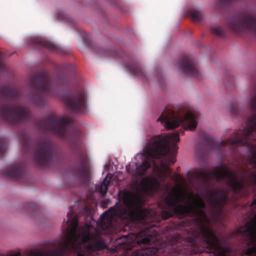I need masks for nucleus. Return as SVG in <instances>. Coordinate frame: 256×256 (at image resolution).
Masks as SVG:
<instances>
[{"label": "nucleus", "instance_id": "1", "mask_svg": "<svg viewBox=\"0 0 256 256\" xmlns=\"http://www.w3.org/2000/svg\"><path fill=\"white\" fill-rule=\"evenodd\" d=\"M192 200L190 204H182L185 197L181 192L173 189L165 198L164 202L170 209L180 216L194 215V228L188 230L186 237L180 234L172 237L171 244L166 246V256H192L204 252L213 256H232L228 246L220 245L218 238L210 227V220L204 211L206 204L198 195L188 194Z\"/></svg>", "mask_w": 256, "mask_h": 256}, {"label": "nucleus", "instance_id": "2", "mask_svg": "<svg viewBox=\"0 0 256 256\" xmlns=\"http://www.w3.org/2000/svg\"><path fill=\"white\" fill-rule=\"evenodd\" d=\"M198 118V114L194 112H188L182 114L166 107L157 121L164 124L166 128L168 130L174 128L180 124H182L184 130L152 136L143 150L145 159L141 165L136 166L137 174L138 176L144 175L152 164H156L155 159H161L168 156V160L161 164L160 172L166 176H170L172 172L170 165L176 161L178 146L176 143L180 140V134H182L184 130L196 128Z\"/></svg>", "mask_w": 256, "mask_h": 256}, {"label": "nucleus", "instance_id": "3", "mask_svg": "<svg viewBox=\"0 0 256 256\" xmlns=\"http://www.w3.org/2000/svg\"><path fill=\"white\" fill-rule=\"evenodd\" d=\"M71 122V120L68 118L63 116L58 118L54 115L50 114L39 120L37 126L43 132H49L67 140L77 158V162L70 168V172L84 184H87L90 180L88 156L83 150L84 142L80 131L74 130L68 132L66 128Z\"/></svg>", "mask_w": 256, "mask_h": 256}, {"label": "nucleus", "instance_id": "4", "mask_svg": "<svg viewBox=\"0 0 256 256\" xmlns=\"http://www.w3.org/2000/svg\"><path fill=\"white\" fill-rule=\"evenodd\" d=\"M204 150L196 148V153L200 158L205 154V150L216 151L222 156H226L228 152L236 153L238 152V146H246L250 151V162L256 168V118L249 117L245 126L242 130L235 132L234 135L228 140L216 141L212 138L204 134Z\"/></svg>", "mask_w": 256, "mask_h": 256}, {"label": "nucleus", "instance_id": "5", "mask_svg": "<svg viewBox=\"0 0 256 256\" xmlns=\"http://www.w3.org/2000/svg\"><path fill=\"white\" fill-rule=\"evenodd\" d=\"M74 210L72 206L69 208V212L67 214L68 220L66 223L71 226V231L68 232L66 240L61 242L60 248L54 249L50 253L36 250L31 253L30 256H64L66 253L78 248L79 239L81 238L82 243L90 241L85 246V249L88 252L104 249L106 246L102 240L100 236L96 234H90V232L77 234L76 230L78 225V216H73Z\"/></svg>", "mask_w": 256, "mask_h": 256}, {"label": "nucleus", "instance_id": "6", "mask_svg": "<svg viewBox=\"0 0 256 256\" xmlns=\"http://www.w3.org/2000/svg\"><path fill=\"white\" fill-rule=\"evenodd\" d=\"M156 240L155 234H147L144 232L122 236L116 240V244L126 251L134 248L130 256H158L160 248L151 246Z\"/></svg>", "mask_w": 256, "mask_h": 256}, {"label": "nucleus", "instance_id": "7", "mask_svg": "<svg viewBox=\"0 0 256 256\" xmlns=\"http://www.w3.org/2000/svg\"><path fill=\"white\" fill-rule=\"evenodd\" d=\"M216 172H208L204 168H200L197 172V177L206 184H209L210 179L214 180L218 182L226 180L230 187L232 192L238 195L244 193L246 186L245 178L247 170L244 168H240L239 172L243 174L242 178L239 180L238 174L230 170L226 166L222 164L220 166L214 167Z\"/></svg>", "mask_w": 256, "mask_h": 256}, {"label": "nucleus", "instance_id": "8", "mask_svg": "<svg viewBox=\"0 0 256 256\" xmlns=\"http://www.w3.org/2000/svg\"><path fill=\"white\" fill-rule=\"evenodd\" d=\"M144 200L138 194L126 192L124 197V204L119 205L116 208H111L113 214L122 220L138 221L146 223L150 212L146 208H144Z\"/></svg>", "mask_w": 256, "mask_h": 256}, {"label": "nucleus", "instance_id": "9", "mask_svg": "<svg viewBox=\"0 0 256 256\" xmlns=\"http://www.w3.org/2000/svg\"><path fill=\"white\" fill-rule=\"evenodd\" d=\"M30 85L32 90L30 100L36 106L43 107L45 104L44 96L56 95V88L50 74L42 70L30 76Z\"/></svg>", "mask_w": 256, "mask_h": 256}, {"label": "nucleus", "instance_id": "10", "mask_svg": "<svg viewBox=\"0 0 256 256\" xmlns=\"http://www.w3.org/2000/svg\"><path fill=\"white\" fill-rule=\"evenodd\" d=\"M4 54L0 52V72L6 70L2 59ZM20 92L10 85H0V112H30L28 108L20 104Z\"/></svg>", "mask_w": 256, "mask_h": 256}, {"label": "nucleus", "instance_id": "11", "mask_svg": "<svg viewBox=\"0 0 256 256\" xmlns=\"http://www.w3.org/2000/svg\"><path fill=\"white\" fill-rule=\"evenodd\" d=\"M56 152V146L52 140L48 139L40 140L34 148V161L40 167L46 166L52 162Z\"/></svg>", "mask_w": 256, "mask_h": 256}, {"label": "nucleus", "instance_id": "12", "mask_svg": "<svg viewBox=\"0 0 256 256\" xmlns=\"http://www.w3.org/2000/svg\"><path fill=\"white\" fill-rule=\"evenodd\" d=\"M226 26L234 33L250 31L256 34V16L246 13L238 14L228 22Z\"/></svg>", "mask_w": 256, "mask_h": 256}, {"label": "nucleus", "instance_id": "13", "mask_svg": "<svg viewBox=\"0 0 256 256\" xmlns=\"http://www.w3.org/2000/svg\"><path fill=\"white\" fill-rule=\"evenodd\" d=\"M67 106L72 112L84 114L87 112V95L84 90H79L64 97Z\"/></svg>", "mask_w": 256, "mask_h": 256}, {"label": "nucleus", "instance_id": "14", "mask_svg": "<svg viewBox=\"0 0 256 256\" xmlns=\"http://www.w3.org/2000/svg\"><path fill=\"white\" fill-rule=\"evenodd\" d=\"M207 192V200L212 214L216 217L220 216L222 214V208L228 202L226 192L222 190L214 192L212 190H208Z\"/></svg>", "mask_w": 256, "mask_h": 256}, {"label": "nucleus", "instance_id": "15", "mask_svg": "<svg viewBox=\"0 0 256 256\" xmlns=\"http://www.w3.org/2000/svg\"><path fill=\"white\" fill-rule=\"evenodd\" d=\"M178 66L184 74L198 80L202 78L197 64L191 54L184 55L178 63Z\"/></svg>", "mask_w": 256, "mask_h": 256}, {"label": "nucleus", "instance_id": "16", "mask_svg": "<svg viewBox=\"0 0 256 256\" xmlns=\"http://www.w3.org/2000/svg\"><path fill=\"white\" fill-rule=\"evenodd\" d=\"M3 174L8 178L20 180L24 175V164L20 162L13 164L3 170Z\"/></svg>", "mask_w": 256, "mask_h": 256}, {"label": "nucleus", "instance_id": "17", "mask_svg": "<svg viewBox=\"0 0 256 256\" xmlns=\"http://www.w3.org/2000/svg\"><path fill=\"white\" fill-rule=\"evenodd\" d=\"M142 190L146 192H154L158 191L160 186L158 180L150 176L143 178L140 182Z\"/></svg>", "mask_w": 256, "mask_h": 256}, {"label": "nucleus", "instance_id": "18", "mask_svg": "<svg viewBox=\"0 0 256 256\" xmlns=\"http://www.w3.org/2000/svg\"><path fill=\"white\" fill-rule=\"evenodd\" d=\"M32 44L36 46L48 48L50 51L60 54H64V50L52 42L42 38H34L32 39Z\"/></svg>", "mask_w": 256, "mask_h": 256}, {"label": "nucleus", "instance_id": "19", "mask_svg": "<svg viewBox=\"0 0 256 256\" xmlns=\"http://www.w3.org/2000/svg\"><path fill=\"white\" fill-rule=\"evenodd\" d=\"M124 68L132 74L140 78H144L145 74L140 64L135 60L124 64Z\"/></svg>", "mask_w": 256, "mask_h": 256}, {"label": "nucleus", "instance_id": "20", "mask_svg": "<svg viewBox=\"0 0 256 256\" xmlns=\"http://www.w3.org/2000/svg\"><path fill=\"white\" fill-rule=\"evenodd\" d=\"M110 178V177L107 176L100 184L96 185V190L99 192L102 196H105L107 193Z\"/></svg>", "mask_w": 256, "mask_h": 256}, {"label": "nucleus", "instance_id": "21", "mask_svg": "<svg viewBox=\"0 0 256 256\" xmlns=\"http://www.w3.org/2000/svg\"><path fill=\"white\" fill-rule=\"evenodd\" d=\"M187 14L194 22H200L203 18L201 12L196 8L190 9L188 11Z\"/></svg>", "mask_w": 256, "mask_h": 256}, {"label": "nucleus", "instance_id": "22", "mask_svg": "<svg viewBox=\"0 0 256 256\" xmlns=\"http://www.w3.org/2000/svg\"><path fill=\"white\" fill-rule=\"evenodd\" d=\"M254 93L250 101V107L252 112V116L250 117L256 118V86L254 88Z\"/></svg>", "mask_w": 256, "mask_h": 256}, {"label": "nucleus", "instance_id": "23", "mask_svg": "<svg viewBox=\"0 0 256 256\" xmlns=\"http://www.w3.org/2000/svg\"><path fill=\"white\" fill-rule=\"evenodd\" d=\"M211 32L218 37L224 38L226 36V32L224 29L219 26H214L210 29Z\"/></svg>", "mask_w": 256, "mask_h": 256}, {"label": "nucleus", "instance_id": "24", "mask_svg": "<svg viewBox=\"0 0 256 256\" xmlns=\"http://www.w3.org/2000/svg\"><path fill=\"white\" fill-rule=\"evenodd\" d=\"M100 54H104L108 56H112L114 58L121 56V54L115 50H107L104 49H100L98 52Z\"/></svg>", "mask_w": 256, "mask_h": 256}, {"label": "nucleus", "instance_id": "25", "mask_svg": "<svg viewBox=\"0 0 256 256\" xmlns=\"http://www.w3.org/2000/svg\"><path fill=\"white\" fill-rule=\"evenodd\" d=\"M6 151V141L4 138H0V157H2Z\"/></svg>", "mask_w": 256, "mask_h": 256}, {"label": "nucleus", "instance_id": "26", "mask_svg": "<svg viewBox=\"0 0 256 256\" xmlns=\"http://www.w3.org/2000/svg\"><path fill=\"white\" fill-rule=\"evenodd\" d=\"M22 148L25 150H28L29 149L30 140H29V138L27 136H24L22 137Z\"/></svg>", "mask_w": 256, "mask_h": 256}, {"label": "nucleus", "instance_id": "27", "mask_svg": "<svg viewBox=\"0 0 256 256\" xmlns=\"http://www.w3.org/2000/svg\"><path fill=\"white\" fill-rule=\"evenodd\" d=\"M230 111L231 114L236 116L240 112V110L238 108V104H232Z\"/></svg>", "mask_w": 256, "mask_h": 256}, {"label": "nucleus", "instance_id": "28", "mask_svg": "<svg viewBox=\"0 0 256 256\" xmlns=\"http://www.w3.org/2000/svg\"><path fill=\"white\" fill-rule=\"evenodd\" d=\"M37 208V205L34 202H30L27 204L26 208L28 210H35Z\"/></svg>", "mask_w": 256, "mask_h": 256}, {"label": "nucleus", "instance_id": "29", "mask_svg": "<svg viewBox=\"0 0 256 256\" xmlns=\"http://www.w3.org/2000/svg\"><path fill=\"white\" fill-rule=\"evenodd\" d=\"M111 224H112V222L110 221H108V224H106L105 220L104 218L103 220H102V222H101L102 227L104 229L108 228L109 227H110L111 226Z\"/></svg>", "mask_w": 256, "mask_h": 256}, {"label": "nucleus", "instance_id": "30", "mask_svg": "<svg viewBox=\"0 0 256 256\" xmlns=\"http://www.w3.org/2000/svg\"><path fill=\"white\" fill-rule=\"evenodd\" d=\"M82 212L86 216H88L90 213V208L88 206H84V208L82 210Z\"/></svg>", "mask_w": 256, "mask_h": 256}, {"label": "nucleus", "instance_id": "31", "mask_svg": "<svg viewBox=\"0 0 256 256\" xmlns=\"http://www.w3.org/2000/svg\"><path fill=\"white\" fill-rule=\"evenodd\" d=\"M172 214L170 212H164L162 214V218L164 220H166L172 216Z\"/></svg>", "mask_w": 256, "mask_h": 256}, {"label": "nucleus", "instance_id": "32", "mask_svg": "<svg viewBox=\"0 0 256 256\" xmlns=\"http://www.w3.org/2000/svg\"><path fill=\"white\" fill-rule=\"evenodd\" d=\"M58 18L60 19V20H64L66 18V14H64L63 12H61L58 14Z\"/></svg>", "mask_w": 256, "mask_h": 256}, {"label": "nucleus", "instance_id": "33", "mask_svg": "<svg viewBox=\"0 0 256 256\" xmlns=\"http://www.w3.org/2000/svg\"><path fill=\"white\" fill-rule=\"evenodd\" d=\"M77 256H86V255L80 253V252H78Z\"/></svg>", "mask_w": 256, "mask_h": 256}, {"label": "nucleus", "instance_id": "34", "mask_svg": "<svg viewBox=\"0 0 256 256\" xmlns=\"http://www.w3.org/2000/svg\"><path fill=\"white\" fill-rule=\"evenodd\" d=\"M15 256H20V253L18 252L15 255Z\"/></svg>", "mask_w": 256, "mask_h": 256}, {"label": "nucleus", "instance_id": "35", "mask_svg": "<svg viewBox=\"0 0 256 256\" xmlns=\"http://www.w3.org/2000/svg\"><path fill=\"white\" fill-rule=\"evenodd\" d=\"M106 214V212L103 213L102 215L101 216V217H102L103 216H104V214Z\"/></svg>", "mask_w": 256, "mask_h": 256}]
</instances>
